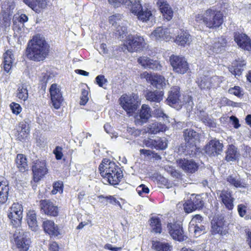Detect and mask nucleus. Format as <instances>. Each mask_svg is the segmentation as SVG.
<instances>
[{"label": "nucleus", "instance_id": "57", "mask_svg": "<svg viewBox=\"0 0 251 251\" xmlns=\"http://www.w3.org/2000/svg\"><path fill=\"white\" fill-rule=\"evenodd\" d=\"M96 81L97 84L100 87L104 88V85L107 82V79L103 75H99L96 77Z\"/></svg>", "mask_w": 251, "mask_h": 251}, {"label": "nucleus", "instance_id": "50", "mask_svg": "<svg viewBox=\"0 0 251 251\" xmlns=\"http://www.w3.org/2000/svg\"><path fill=\"white\" fill-rule=\"evenodd\" d=\"M98 198L99 200L100 199H104L107 202H109L112 204L118 203L119 205H120L119 201L112 196H104V195H101L98 196Z\"/></svg>", "mask_w": 251, "mask_h": 251}, {"label": "nucleus", "instance_id": "19", "mask_svg": "<svg viewBox=\"0 0 251 251\" xmlns=\"http://www.w3.org/2000/svg\"><path fill=\"white\" fill-rule=\"evenodd\" d=\"M163 95L164 92L162 91H148L145 97L147 100L151 103H154V108H157L163 100Z\"/></svg>", "mask_w": 251, "mask_h": 251}, {"label": "nucleus", "instance_id": "40", "mask_svg": "<svg viewBox=\"0 0 251 251\" xmlns=\"http://www.w3.org/2000/svg\"><path fill=\"white\" fill-rule=\"evenodd\" d=\"M150 226L151 231L156 233H160L162 231L160 220L158 217H152L150 219Z\"/></svg>", "mask_w": 251, "mask_h": 251}, {"label": "nucleus", "instance_id": "48", "mask_svg": "<svg viewBox=\"0 0 251 251\" xmlns=\"http://www.w3.org/2000/svg\"><path fill=\"white\" fill-rule=\"evenodd\" d=\"M167 147V140L165 138L157 137L154 139V149L156 150H164Z\"/></svg>", "mask_w": 251, "mask_h": 251}, {"label": "nucleus", "instance_id": "55", "mask_svg": "<svg viewBox=\"0 0 251 251\" xmlns=\"http://www.w3.org/2000/svg\"><path fill=\"white\" fill-rule=\"evenodd\" d=\"M127 33V27L124 26H118L117 28L116 34H118L122 38L126 36Z\"/></svg>", "mask_w": 251, "mask_h": 251}, {"label": "nucleus", "instance_id": "34", "mask_svg": "<svg viewBox=\"0 0 251 251\" xmlns=\"http://www.w3.org/2000/svg\"><path fill=\"white\" fill-rule=\"evenodd\" d=\"M26 220L30 229L33 231H36L38 228V225L36 215L34 211H30L27 213Z\"/></svg>", "mask_w": 251, "mask_h": 251}, {"label": "nucleus", "instance_id": "39", "mask_svg": "<svg viewBox=\"0 0 251 251\" xmlns=\"http://www.w3.org/2000/svg\"><path fill=\"white\" fill-rule=\"evenodd\" d=\"M211 232L213 234H220L221 235L226 234V230L224 226L221 222H213L211 223Z\"/></svg>", "mask_w": 251, "mask_h": 251}, {"label": "nucleus", "instance_id": "63", "mask_svg": "<svg viewBox=\"0 0 251 251\" xmlns=\"http://www.w3.org/2000/svg\"><path fill=\"white\" fill-rule=\"evenodd\" d=\"M122 18V15L117 14L115 15H113L109 17V22L112 25H114L115 24H117L118 21L121 20Z\"/></svg>", "mask_w": 251, "mask_h": 251}, {"label": "nucleus", "instance_id": "1", "mask_svg": "<svg viewBox=\"0 0 251 251\" xmlns=\"http://www.w3.org/2000/svg\"><path fill=\"white\" fill-rule=\"evenodd\" d=\"M49 53V46L45 39L40 35H36L29 41L25 54L30 60L39 62L44 60Z\"/></svg>", "mask_w": 251, "mask_h": 251}, {"label": "nucleus", "instance_id": "44", "mask_svg": "<svg viewBox=\"0 0 251 251\" xmlns=\"http://www.w3.org/2000/svg\"><path fill=\"white\" fill-rule=\"evenodd\" d=\"M164 129V126L160 123L154 122L150 125L148 127V132L151 134H156Z\"/></svg>", "mask_w": 251, "mask_h": 251}, {"label": "nucleus", "instance_id": "32", "mask_svg": "<svg viewBox=\"0 0 251 251\" xmlns=\"http://www.w3.org/2000/svg\"><path fill=\"white\" fill-rule=\"evenodd\" d=\"M198 116L201 121L205 125L211 127L216 126V123L214 121L213 119L209 116L205 111H200Z\"/></svg>", "mask_w": 251, "mask_h": 251}, {"label": "nucleus", "instance_id": "60", "mask_svg": "<svg viewBox=\"0 0 251 251\" xmlns=\"http://www.w3.org/2000/svg\"><path fill=\"white\" fill-rule=\"evenodd\" d=\"M203 220V218L199 214H197L195 215L193 218L192 219L190 224L191 226H194L196 225V224H198L199 225L201 224V222Z\"/></svg>", "mask_w": 251, "mask_h": 251}, {"label": "nucleus", "instance_id": "29", "mask_svg": "<svg viewBox=\"0 0 251 251\" xmlns=\"http://www.w3.org/2000/svg\"><path fill=\"white\" fill-rule=\"evenodd\" d=\"M3 57L4 59L3 62L4 70L7 73H9L12 68V64L14 60V55L12 51L8 50L3 54Z\"/></svg>", "mask_w": 251, "mask_h": 251}, {"label": "nucleus", "instance_id": "37", "mask_svg": "<svg viewBox=\"0 0 251 251\" xmlns=\"http://www.w3.org/2000/svg\"><path fill=\"white\" fill-rule=\"evenodd\" d=\"M237 149L233 145L228 146L226 151V160L228 161H235L237 157Z\"/></svg>", "mask_w": 251, "mask_h": 251}, {"label": "nucleus", "instance_id": "7", "mask_svg": "<svg viewBox=\"0 0 251 251\" xmlns=\"http://www.w3.org/2000/svg\"><path fill=\"white\" fill-rule=\"evenodd\" d=\"M144 44L143 37L137 34H130L126 36V45L129 52L140 50L144 46Z\"/></svg>", "mask_w": 251, "mask_h": 251}, {"label": "nucleus", "instance_id": "18", "mask_svg": "<svg viewBox=\"0 0 251 251\" xmlns=\"http://www.w3.org/2000/svg\"><path fill=\"white\" fill-rule=\"evenodd\" d=\"M40 207L45 214L51 216H56L58 214V208L50 200H43L40 201Z\"/></svg>", "mask_w": 251, "mask_h": 251}, {"label": "nucleus", "instance_id": "11", "mask_svg": "<svg viewBox=\"0 0 251 251\" xmlns=\"http://www.w3.org/2000/svg\"><path fill=\"white\" fill-rule=\"evenodd\" d=\"M216 194L219 201L223 204L228 210H232L234 207L233 202L235 199L232 197V191L223 189L217 190Z\"/></svg>", "mask_w": 251, "mask_h": 251}, {"label": "nucleus", "instance_id": "9", "mask_svg": "<svg viewBox=\"0 0 251 251\" xmlns=\"http://www.w3.org/2000/svg\"><path fill=\"white\" fill-rule=\"evenodd\" d=\"M170 61L173 71L178 74H184L189 70V65L186 59L182 56L173 55Z\"/></svg>", "mask_w": 251, "mask_h": 251}, {"label": "nucleus", "instance_id": "59", "mask_svg": "<svg viewBox=\"0 0 251 251\" xmlns=\"http://www.w3.org/2000/svg\"><path fill=\"white\" fill-rule=\"evenodd\" d=\"M88 92L87 90H83L81 92V96L80 98V104L85 105L88 100Z\"/></svg>", "mask_w": 251, "mask_h": 251}, {"label": "nucleus", "instance_id": "53", "mask_svg": "<svg viewBox=\"0 0 251 251\" xmlns=\"http://www.w3.org/2000/svg\"><path fill=\"white\" fill-rule=\"evenodd\" d=\"M229 71L235 77L238 78L241 75L244 68H239L238 65H236L235 67L230 68Z\"/></svg>", "mask_w": 251, "mask_h": 251}, {"label": "nucleus", "instance_id": "33", "mask_svg": "<svg viewBox=\"0 0 251 251\" xmlns=\"http://www.w3.org/2000/svg\"><path fill=\"white\" fill-rule=\"evenodd\" d=\"M24 2L33 10L37 11L38 8H45L46 6L45 0H23Z\"/></svg>", "mask_w": 251, "mask_h": 251}, {"label": "nucleus", "instance_id": "5", "mask_svg": "<svg viewBox=\"0 0 251 251\" xmlns=\"http://www.w3.org/2000/svg\"><path fill=\"white\" fill-rule=\"evenodd\" d=\"M185 99L187 101L181 100L180 88L178 86H175L171 88L169 91L166 102L167 104L177 110L180 109L184 103H187L192 108L193 105L192 97L187 96Z\"/></svg>", "mask_w": 251, "mask_h": 251}, {"label": "nucleus", "instance_id": "25", "mask_svg": "<svg viewBox=\"0 0 251 251\" xmlns=\"http://www.w3.org/2000/svg\"><path fill=\"white\" fill-rule=\"evenodd\" d=\"M43 227L45 232L50 237H56L61 234V230L54 223L50 220H46L43 223Z\"/></svg>", "mask_w": 251, "mask_h": 251}, {"label": "nucleus", "instance_id": "30", "mask_svg": "<svg viewBox=\"0 0 251 251\" xmlns=\"http://www.w3.org/2000/svg\"><path fill=\"white\" fill-rule=\"evenodd\" d=\"M226 44L227 41L226 38L221 36L215 40L210 49L212 50L213 52L218 53L225 50Z\"/></svg>", "mask_w": 251, "mask_h": 251}, {"label": "nucleus", "instance_id": "2", "mask_svg": "<svg viewBox=\"0 0 251 251\" xmlns=\"http://www.w3.org/2000/svg\"><path fill=\"white\" fill-rule=\"evenodd\" d=\"M100 174L107 179V181L112 185L118 184L123 177L120 168L114 162L107 158L103 159L99 167Z\"/></svg>", "mask_w": 251, "mask_h": 251}, {"label": "nucleus", "instance_id": "10", "mask_svg": "<svg viewBox=\"0 0 251 251\" xmlns=\"http://www.w3.org/2000/svg\"><path fill=\"white\" fill-rule=\"evenodd\" d=\"M17 247L20 251H27L29 247L30 240L27 233H25L20 229H17L13 235Z\"/></svg>", "mask_w": 251, "mask_h": 251}, {"label": "nucleus", "instance_id": "17", "mask_svg": "<svg viewBox=\"0 0 251 251\" xmlns=\"http://www.w3.org/2000/svg\"><path fill=\"white\" fill-rule=\"evenodd\" d=\"M223 145L219 140L214 139L210 141L205 147V152L209 156H216L223 151Z\"/></svg>", "mask_w": 251, "mask_h": 251}, {"label": "nucleus", "instance_id": "12", "mask_svg": "<svg viewBox=\"0 0 251 251\" xmlns=\"http://www.w3.org/2000/svg\"><path fill=\"white\" fill-rule=\"evenodd\" d=\"M33 180L35 182L40 180L47 173L48 170L44 160H36L32 167Z\"/></svg>", "mask_w": 251, "mask_h": 251}, {"label": "nucleus", "instance_id": "13", "mask_svg": "<svg viewBox=\"0 0 251 251\" xmlns=\"http://www.w3.org/2000/svg\"><path fill=\"white\" fill-rule=\"evenodd\" d=\"M167 227L170 235L174 240L181 242L187 239V237L184 234L181 224L169 223Z\"/></svg>", "mask_w": 251, "mask_h": 251}, {"label": "nucleus", "instance_id": "6", "mask_svg": "<svg viewBox=\"0 0 251 251\" xmlns=\"http://www.w3.org/2000/svg\"><path fill=\"white\" fill-rule=\"evenodd\" d=\"M138 96L135 94L123 95L119 99L120 104L129 116L137 109L139 106Z\"/></svg>", "mask_w": 251, "mask_h": 251}, {"label": "nucleus", "instance_id": "8", "mask_svg": "<svg viewBox=\"0 0 251 251\" xmlns=\"http://www.w3.org/2000/svg\"><path fill=\"white\" fill-rule=\"evenodd\" d=\"M183 205L185 212L189 213L202 208L204 201L201 195L193 194L186 200Z\"/></svg>", "mask_w": 251, "mask_h": 251}, {"label": "nucleus", "instance_id": "51", "mask_svg": "<svg viewBox=\"0 0 251 251\" xmlns=\"http://www.w3.org/2000/svg\"><path fill=\"white\" fill-rule=\"evenodd\" d=\"M228 93L235 95L238 97H240L243 95V91L239 86H235L234 87L230 88L228 90Z\"/></svg>", "mask_w": 251, "mask_h": 251}, {"label": "nucleus", "instance_id": "47", "mask_svg": "<svg viewBox=\"0 0 251 251\" xmlns=\"http://www.w3.org/2000/svg\"><path fill=\"white\" fill-rule=\"evenodd\" d=\"M128 7H130L132 13L137 16L144 6H142L139 0H135L133 2L131 1V4Z\"/></svg>", "mask_w": 251, "mask_h": 251}, {"label": "nucleus", "instance_id": "21", "mask_svg": "<svg viewBox=\"0 0 251 251\" xmlns=\"http://www.w3.org/2000/svg\"><path fill=\"white\" fill-rule=\"evenodd\" d=\"M234 40L242 49L249 51L251 50V40L246 34L238 32L235 33Z\"/></svg>", "mask_w": 251, "mask_h": 251}, {"label": "nucleus", "instance_id": "41", "mask_svg": "<svg viewBox=\"0 0 251 251\" xmlns=\"http://www.w3.org/2000/svg\"><path fill=\"white\" fill-rule=\"evenodd\" d=\"M15 8V4L12 1H5L1 4V13L12 15Z\"/></svg>", "mask_w": 251, "mask_h": 251}, {"label": "nucleus", "instance_id": "49", "mask_svg": "<svg viewBox=\"0 0 251 251\" xmlns=\"http://www.w3.org/2000/svg\"><path fill=\"white\" fill-rule=\"evenodd\" d=\"M109 3L115 7H118L122 4L129 7L131 4L130 0H108Z\"/></svg>", "mask_w": 251, "mask_h": 251}, {"label": "nucleus", "instance_id": "54", "mask_svg": "<svg viewBox=\"0 0 251 251\" xmlns=\"http://www.w3.org/2000/svg\"><path fill=\"white\" fill-rule=\"evenodd\" d=\"M13 217L12 218H8L10 221L11 223L12 224V225L15 227H18L21 225V220L22 219L23 216L22 215H20V218H18L17 217H16V215L15 214H12Z\"/></svg>", "mask_w": 251, "mask_h": 251}, {"label": "nucleus", "instance_id": "24", "mask_svg": "<svg viewBox=\"0 0 251 251\" xmlns=\"http://www.w3.org/2000/svg\"><path fill=\"white\" fill-rule=\"evenodd\" d=\"M157 5L159 8L163 17L168 21L171 20L173 16V11L167 1L165 0H158Z\"/></svg>", "mask_w": 251, "mask_h": 251}, {"label": "nucleus", "instance_id": "42", "mask_svg": "<svg viewBox=\"0 0 251 251\" xmlns=\"http://www.w3.org/2000/svg\"><path fill=\"white\" fill-rule=\"evenodd\" d=\"M152 245L153 249L157 251H169L172 248L168 243H163L160 241H153Z\"/></svg>", "mask_w": 251, "mask_h": 251}, {"label": "nucleus", "instance_id": "43", "mask_svg": "<svg viewBox=\"0 0 251 251\" xmlns=\"http://www.w3.org/2000/svg\"><path fill=\"white\" fill-rule=\"evenodd\" d=\"M12 15L0 13V26L1 28L6 30L7 27H9L11 24V17Z\"/></svg>", "mask_w": 251, "mask_h": 251}, {"label": "nucleus", "instance_id": "31", "mask_svg": "<svg viewBox=\"0 0 251 251\" xmlns=\"http://www.w3.org/2000/svg\"><path fill=\"white\" fill-rule=\"evenodd\" d=\"M16 164L19 170L25 172L28 170L27 159L25 156L23 154H18L15 159Z\"/></svg>", "mask_w": 251, "mask_h": 251}, {"label": "nucleus", "instance_id": "26", "mask_svg": "<svg viewBox=\"0 0 251 251\" xmlns=\"http://www.w3.org/2000/svg\"><path fill=\"white\" fill-rule=\"evenodd\" d=\"M9 182L3 176H0V203L6 202L8 199Z\"/></svg>", "mask_w": 251, "mask_h": 251}, {"label": "nucleus", "instance_id": "38", "mask_svg": "<svg viewBox=\"0 0 251 251\" xmlns=\"http://www.w3.org/2000/svg\"><path fill=\"white\" fill-rule=\"evenodd\" d=\"M137 18L142 22H147L149 21L152 17V14L150 9L146 6H144V8L137 15Z\"/></svg>", "mask_w": 251, "mask_h": 251}, {"label": "nucleus", "instance_id": "56", "mask_svg": "<svg viewBox=\"0 0 251 251\" xmlns=\"http://www.w3.org/2000/svg\"><path fill=\"white\" fill-rule=\"evenodd\" d=\"M10 107L13 113L16 115L19 114L22 111L21 106L17 103L12 102L10 105Z\"/></svg>", "mask_w": 251, "mask_h": 251}, {"label": "nucleus", "instance_id": "15", "mask_svg": "<svg viewBox=\"0 0 251 251\" xmlns=\"http://www.w3.org/2000/svg\"><path fill=\"white\" fill-rule=\"evenodd\" d=\"M50 93L52 106L56 109H59L63 102L59 86L56 84H52L50 88Z\"/></svg>", "mask_w": 251, "mask_h": 251}, {"label": "nucleus", "instance_id": "36", "mask_svg": "<svg viewBox=\"0 0 251 251\" xmlns=\"http://www.w3.org/2000/svg\"><path fill=\"white\" fill-rule=\"evenodd\" d=\"M23 213V206L18 203H14L9 208L7 216L8 218H12V214H15L18 218H20V215Z\"/></svg>", "mask_w": 251, "mask_h": 251}, {"label": "nucleus", "instance_id": "46", "mask_svg": "<svg viewBox=\"0 0 251 251\" xmlns=\"http://www.w3.org/2000/svg\"><path fill=\"white\" fill-rule=\"evenodd\" d=\"M205 226L201 224H196L190 226V230L193 231L195 237H198L205 232Z\"/></svg>", "mask_w": 251, "mask_h": 251}, {"label": "nucleus", "instance_id": "27", "mask_svg": "<svg viewBox=\"0 0 251 251\" xmlns=\"http://www.w3.org/2000/svg\"><path fill=\"white\" fill-rule=\"evenodd\" d=\"M29 132V125L27 122L24 121L19 123L15 136L19 141H22Z\"/></svg>", "mask_w": 251, "mask_h": 251}, {"label": "nucleus", "instance_id": "62", "mask_svg": "<svg viewBox=\"0 0 251 251\" xmlns=\"http://www.w3.org/2000/svg\"><path fill=\"white\" fill-rule=\"evenodd\" d=\"M62 148L59 146H57L53 150V153L55 155V158L57 160H60L63 156L62 152Z\"/></svg>", "mask_w": 251, "mask_h": 251}, {"label": "nucleus", "instance_id": "3", "mask_svg": "<svg viewBox=\"0 0 251 251\" xmlns=\"http://www.w3.org/2000/svg\"><path fill=\"white\" fill-rule=\"evenodd\" d=\"M183 137L185 144H181L178 148V151L190 157H195L199 151L196 142L199 139V134L192 129H186L183 131Z\"/></svg>", "mask_w": 251, "mask_h": 251}, {"label": "nucleus", "instance_id": "4", "mask_svg": "<svg viewBox=\"0 0 251 251\" xmlns=\"http://www.w3.org/2000/svg\"><path fill=\"white\" fill-rule=\"evenodd\" d=\"M197 21H202V23L209 28L219 27L224 22L223 13L216 9L209 8L201 15L196 16Z\"/></svg>", "mask_w": 251, "mask_h": 251}, {"label": "nucleus", "instance_id": "58", "mask_svg": "<svg viewBox=\"0 0 251 251\" xmlns=\"http://www.w3.org/2000/svg\"><path fill=\"white\" fill-rule=\"evenodd\" d=\"M63 183L62 181H57L53 184V190L51 193L53 194H56L58 192L61 191L62 192Z\"/></svg>", "mask_w": 251, "mask_h": 251}, {"label": "nucleus", "instance_id": "64", "mask_svg": "<svg viewBox=\"0 0 251 251\" xmlns=\"http://www.w3.org/2000/svg\"><path fill=\"white\" fill-rule=\"evenodd\" d=\"M127 132L129 135H132L137 136L140 134L141 131L140 130L135 128L134 127H127Z\"/></svg>", "mask_w": 251, "mask_h": 251}, {"label": "nucleus", "instance_id": "52", "mask_svg": "<svg viewBox=\"0 0 251 251\" xmlns=\"http://www.w3.org/2000/svg\"><path fill=\"white\" fill-rule=\"evenodd\" d=\"M136 191L139 195L142 197H144V194H146L149 193L150 190L145 185L141 184L137 187Z\"/></svg>", "mask_w": 251, "mask_h": 251}, {"label": "nucleus", "instance_id": "28", "mask_svg": "<svg viewBox=\"0 0 251 251\" xmlns=\"http://www.w3.org/2000/svg\"><path fill=\"white\" fill-rule=\"evenodd\" d=\"M175 42L179 46L185 47L190 45L192 37L188 31H183L176 37Z\"/></svg>", "mask_w": 251, "mask_h": 251}, {"label": "nucleus", "instance_id": "23", "mask_svg": "<svg viewBox=\"0 0 251 251\" xmlns=\"http://www.w3.org/2000/svg\"><path fill=\"white\" fill-rule=\"evenodd\" d=\"M138 63L144 68L153 70H160L161 66L156 60H153L146 56L140 57L138 59Z\"/></svg>", "mask_w": 251, "mask_h": 251}, {"label": "nucleus", "instance_id": "22", "mask_svg": "<svg viewBox=\"0 0 251 251\" xmlns=\"http://www.w3.org/2000/svg\"><path fill=\"white\" fill-rule=\"evenodd\" d=\"M151 37L152 39L156 41H167L171 38L169 30L167 28H163L162 27H157L152 32Z\"/></svg>", "mask_w": 251, "mask_h": 251}, {"label": "nucleus", "instance_id": "14", "mask_svg": "<svg viewBox=\"0 0 251 251\" xmlns=\"http://www.w3.org/2000/svg\"><path fill=\"white\" fill-rule=\"evenodd\" d=\"M151 109L148 105L143 104L141 109L134 116V123L137 126L146 123L151 117Z\"/></svg>", "mask_w": 251, "mask_h": 251}, {"label": "nucleus", "instance_id": "45", "mask_svg": "<svg viewBox=\"0 0 251 251\" xmlns=\"http://www.w3.org/2000/svg\"><path fill=\"white\" fill-rule=\"evenodd\" d=\"M17 97L19 99L26 100L28 97V90L27 87L25 84H22L18 89Z\"/></svg>", "mask_w": 251, "mask_h": 251}, {"label": "nucleus", "instance_id": "61", "mask_svg": "<svg viewBox=\"0 0 251 251\" xmlns=\"http://www.w3.org/2000/svg\"><path fill=\"white\" fill-rule=\"evenodd\" d=\"M238 212L240 216L241 217H244L247 213V206L243 204H240L238 205L237 208Z\"/></svg>", "mask_w": 251, "mask_h": 251}, {"label": "nucleus", "instance_id": "20", "mask_svg": "<svg viewBox=\"0 0 251 251\" xmlns=\"http://www.w3.org/2000/svg\"><path fill=\"white\" fill-rule=\"evenodd\" d=\"M177 163L178 166L186 173H194L198 168V164L193 160L180 159L177 160Z\"/></svg>", "mask_w": 251, "mask_h": 251}, {"label": "nucleus", "instance_id": "16", "mask_svg": "<svg viewBox=\"0 0 251 251\" xmlns=\"http://www.w3.org/2000/svg\"><path fill=\"white\" fill-rule=\"evenodd\" d=\"M142 76L145 78L147 81L150 83L151 85L157 89H163L166 86L165 79L162 75L144 73Z\"/></svg>", "mask_w": 251, "mask_h": 251}, {"label": "nucleus", "instance_id": "35", "mask_svg": "<svg viewBox=\"0 0 251 251\" xmlns=\"http://www.w3.org/2000/svg\"><path fill=\"white\" fill-rule=\"evenodd\" d=\"M226 181L231 185L236 188H245V183L241 181L239 176L236 175L228 176L226 178Z\"/></svg>", "mask_w": 251, "mask_h": 251}]
</instances>
